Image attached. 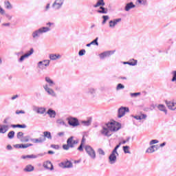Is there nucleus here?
<instances>
[{"instance_id": "1", "label": "nucleus", "mask_w": 176, "mask_h": 176, "mask_svg": "<svg viewBox=\"0 0 176 176\" xmlns=\"http://www.w3.org/2000/svg\"><path fill=\"white\" fill-rule=\"evenodd\" d=\"M122 124L118 122H111L106 124V126H103L100 131V134L104 137H111L110 131H118L120 130Z\"/></svg>"}, {"instance_id": "2", "label": "nucleus", "mask_w": 176, "mask_h": 176, "mask_svg": "<svg viewBox=\"0 0 176 176\" xmlns=\"http://www.w3.org/2000/svg\"><path fill=\"white\" fill-rule=\"evenodd\" d=\"M50 31H52V28H40L36 30H34L32 33V36L33 39H38L41 38V35H43V34H46V32H49Z\"/></svg>"}, {"instance_id": "3", "label": "nucleus", "mask_w": 176, "mask_h": 176, "mask_svg": "<svg viewBox=\"0 0 176 176\" xmlns=\"http://www.w3.org/2000/svg\"><path fill=\"white\" fill-rule=\"evenodd\" d=\"M84 148L88 156L94 160V159L96 157V151H94V148H93V147H91L90 145H85Z\"/></svg>"}, {"instance_id": "4", "label": "nucleus", "mask_w": 176, "mask_h": 176, "mask_svg": "<svg viewBox=\"0 0 176 176\" xmlns=\"http://www.w3.org/2000/svg\"><path fill=\"white\" fill-rule=\"evenodd\" d=\"M73 140H74V136L69 138L67 140V144L63 145V148L65 151H68L69 148H75V146H74Z\"/></svg>"}, {"instance_id": "5", "label": "nucleus", "mask_w": 176, "mask_h": 176, "mask_svg": "<svg viewBox=\"0 0 176 176\" xmlns=\"http://www.w3.org/2000/svg\"><path fill=\"white\" fill-rule=\"evenodd\" d=\"M43 87L45 91L47 93L48 96H51V97H57V94H56V92L54 91V90H53V89L49 87L48 84H45V85L43 86Z\"/></svg>"}, {"instance_id": "6", "label": "nucleus", "mask_w": 176, "mask_h": 176, "mask_svg": "<svg viewBox=\"0 0 176 176\" xmlns=\"http://www.w3.org/2000/svg\"><path fill=\"white\" fill-rule=\"evenodd\" d=\"M65 1V0H55L52 4L53 9H54V10H60V9L63 8Z\"/></svg>"}, {"instance_id": "7", "label": "nucleus", "mask_w": 176, "mask_h": 176, "mask_svg": "<svg viewBox=\"0 0 176 176\" xmlns=\"http://www.w3.org/2000/svg\"><path fill=\"white\" fill-rule=\"evenodd\" d=\"M68 122V124L69 126H72V127H76L77 126H79V120L76 118L70 117L67 119Z\"/></svg>"}, {"instance_id": "8", "label": "nucleus", "mask_w": 176, "mask_h": 176, "mask_svg": "<svg viewBox=\"0 0 176 176\" xmlns=\"http://www.w3.org/2000/svg\"><path fill=\"white\" fill-rule=\"evenodd\" d=\"M117 156H119V153H115V151L111 152L109 156V164H115V163H116Z\"/></svg>"}, {"instance_id": "9", "label": "nucleus", "mask_w": 176, "mask_h": 176, "mask_svg": "<svg viewBox=\"0 0 176 176\" xmlns=\"http://www.w3.org/2000/svg\"><path fill=\"white\" fill-rule=\"evenodd\" d=\"M130 109H129V107H121L118 109V118H123V116H124V115H126V112H129Z\"/></svg>"}, {"instance_id": "10", "label": "nucleus", "mask_w": 176, "mask_h": 176, "mask_svg": "<svg viewBox=\"0 0 176 176\" xmlns=\"http://www.w3.org/2000/svg\"><path fill=\"white\" fill-rule=\"evenodd\" d=\"M50 65V60H44L38 63V67L40 69H46V67Z\"/></svg>"}, {"instance_id": "11", "label": "nucleus", "mask_w": 176, "mask_h": 176, "mask_svg": "<svg viewBox=\"0 0 176 176\" xmlns=\"http://www.w3.org/2000/svg\"><path fill=\"white\" fill-rule=\"evenodd\" d=\"M97 92V89L93 87H89L85 91V94L87 96H90L91 98H94L96 97V93Z\"/></svg>"}, {"instance_id": "12", "label": "nucleus", "mask_w": 176, "mask_h": 176, "mask_svg": "<svg viewBox=\"0 0 176 176\" xmlns=\"http://www.w3.org/2000/svg\"><path fill=\"white\" fill-rule=\"evenodd\" d=\"M115 53V51H106L99 54V57L101 60H104L106 57H109Z\"/></svg>"}, {"instance_id": "13", "label": "nucleus", "mask_w": 176, "mask_h": 176, "mask_svg": "<svg viewBox=\"0 0 176 176\" xmlns=\"http://www.w3.org/2000/svg\"><path fill=\"white\" fill-rule=\"evenodd\" d=\"M30 141L34 144H42L46 141V138H43V136L40 137L38 138H31Z\"/></svg>"}, {"instance_id": "14", "label": "nucleus", "mask_w": 176, "mask_h": 176, "mask_svg": "<svg viewBox=\"0 0 176 176\" xmlns=\"http://www.w3.org/2000/svg\"><path fill=\"white\" fill-rule=\"evenodd\" d=\"M44 168L47 170H50V171H53L54 170V167L53 166V164L50 161H47L43 163Z\"/></svg>"}, {"instance_id": "15", "label": "nucleus", "mask_w": 176, "mask_h": 176, "mask_svg": "<svg viewBox=\"0 0 176 176\" xmlns=\"http://www.w3.org/2000/svg\"><path fill=\"white\" fill-rule=\"evenodd\" d=\"M168 109H170V111H175L176 110V103L171 101H166L165 102Z\"/></svg>"}, {"instance_id": "16", "label": "nucleus", "mask_w": 176, "mask_h": 176, "mask_svg": "<svg viewBox=\"0 0 176 176\" xmlns=\"http://www.w3.org/2000/svg\"><path fill=\"white\" fill-rule=\"evenodd\" d=\"M32 144H14V146L18 149L22 148V149H25L27 148H29V146H32Z\"/></svg>"}, {"instance_id": "17", "label": "nucleus", "mask_w": 176, "mask_h": 176, "mask_svg": "<svg viewBox=\"0 0 176 176\" xmlns=\"http://www.w3.org/2000/svg\"><path fill=\"white\" fill-rule=\"evenodd\" d=\"M134 8H135V5L134 3L131 1L125 5L124 10L125 12H130V10H131V9H134Z\"/></svg>"}, {"instance_id": "18", "label": "nucleus", "mask_w": 176, "mask_h": 176, "mask_svg": "<svg viewBox=\"0 0 176 176\" xmlns=\"http://www.w3.org/2000/svg\"><path fill=\"white\" fill-rule=\"evenodd\" d=\"M33 111H34L37 113H40L41 115H43V113H45V112H46V108L34 107L33 108Z\"/></svg>"}, {"instance_id": "19", "label": "nucleus", "mask_w": 176, "mask_h": 176, "mask_svg": "<svg viewBox=\"0 0 176 176\" xmlns=\"http://www.w3.org/2000/svg\"><path fill=\"white\" fill-rule=\"evenodd\" d=\"M9 130V125L0 124V134H5Z\"/></svg>"}, {"instance_id": "20", "label": "nucleus", "mask_w": 176, "mask_h": 176, "mask_svg": "<svg viewBox=\"0 0 176 176\" xmlns=\"http://www.w3.org/2000/svg\"><path fill=\"white\" fill-rule=\"evenodd\" d=\"M97 13L100 14H107L108 13V8H105L104 6L100 7L99 10H97Z\"/></svg>"}, {"instance_id": "21", "label": "nucleus", "mask_w": 176, "mask_h": 176, "mask_svg": "<svg viewBox=\"0 0 176 176\" xmlns=\"http://www.w3.org/2000/svg\"><path fill=\"white\" fill-rule=\"evenodd\" d=\"M47 115H49L50 118H56V115H57V113H56V111L49 109L47 111Z\"/></svg>"}, {"instance_id": "22", "label": "nucleus", "mask_w": 176, "mask_h": 176, "mask_svg": "<svg viewBox=\"0 0 176 176\" xmlns=\"http://www.w3.org/2000/svg\"><path fill=\"white\" fill-rule=\"evenodd\" d=\"M100 6H105L104 0H98L97 3L94 5V8H100Z\"/></svg>"}, {"instance_id": "23", "label": "nucleus", "mask_w": 176, "mask_h": 176, "mask_svg": "<svg viewBox=\"0 0 176 176\" xmlns=\"http://www.w3.org/2000/svg\"><path fill=\"white\" fill-rule=\"evenodd\" d=\"M50 58L52 60H58V58H61V55L60 54H50Z\"/></svg>"}, {"instance_id": "24", "label": "nucleus", "mask_w": 176, "mask_h": 176, "mask_svg": "<svg viewBox=\"0 0 176 176\" xmlns=\"http://www.w3.org/2000/svg\"><path fill=\"white\" fill-rule=\"evenodd\" d=\"M11 127H12V129H27V125H25V124H11Z\"/></svg>"}, {"instance_id": "25", "label": "nucleus", "mask_w": 176, "mask_h": 176, "mask_svg": "<svg viewBox=\"0 0 176 176\" xmlns=\"http://www.w3.org/2000/svg\"><path fill=\"white\" fill-rule=\"evenodd\" d=\"M45 82H47V83H48V86H50V87H52L54 86V85H56L54 81H53V80L50 78V77H45Z\"/></svg>"}, {"instance_id": "26", "label": "nucleus", "mask_w": 176, "mask_h": 176, "mask_svg": "<svg viewBox=\"0 0 176 176\" xmlns=\"http://www.w3.org/2000/svg\"><path fill=\"white\" fill-rule=\"evenodd\" d=\"M34 168L31 164L27 165L24 168V171H25L26 173H31V171H34Z\"/></svg>"}, {"instance_id": "27", "label": "nucleus", "mask_w": 176, "mask_h": 176, "mask_svg": "<svg viewBox=\"0 0 176 176\" xmlns=\"http://www.w3.org/2000/svg\"><path fill=\"white\" fill-rule=\"evenodd\" d=\"M157 108L159 111L164 112L165 115H167V109H166V106H164V104H158Z\"/></svg>"}, {"instance_id": "28", "label": "nucleus", "mask_w": 176, "mask_h": 176, "mask_svg": "<svg viewBox=\"0 0 176 176\" xmlns=\"http://www.w3.org/2000/svg\"><path fill=\"white\" fill-rule=\"evenodd\" d=\"M43 138H47V140H52V133L49 132V131H44L43 132Z\"/></svg>"}, {"instance_id": "29", "label": "nucleus", "mask_w": 176, "mask_h": 176, "mask_svg": "<svg viewBox=\"0 0 176 176\" xmlns=\"http://www.w3.org/2000/svg\"><path fill=\"white\" fill-rule=\"evenodd\" d=\"M36 157H38V156L32 154V155H22L21 157V159H36Z\"/></svg>"}, {"instance_id": "30", "label": "nucleus", "mask_w": 176, "mask_h": 176, "mask_svg": "<svg viewBox=\"0 0 176 176\" xmlns=\"http://www.w3.org/2000/svg\"><path fill=\"white\" fill-rule=\"evenodd\" d=\"M4 6L6 9H8V10L13 9V6H12V4L10 3V1H6L4 2Z\"/></svg>"}, {"instance_id": "31", "label": "nucleus", "mask_w": 176, "mask_h": 176, "mask_svg": "<svg viewBox=\"0 0 176 176\" xmlns=\"http://www.w3.org/2000/svg\"><path fill=\"white\" fill-rule=\"evenodd\" d=\"M155 148H156L155 146H150V147L146 151V153H153V152L156 151L155 150Z\"/></svg>"}, {"instance_id": "32", "label": "nucleus", "mask_w": 176, "mask_h": 176, "mask_svg": "<svg viewBox=\"0 0 176 176\" xmlns=\"http://www.w3.org/2000/svg\"><path fill=\"white\" fill-rule=\"evenodd\" d=\"M81 124L82 126H90L91 124V119H89L87 121H81Z\"/></svg>"}, {"instance_id": "33", "label": "nucleus", "mask_w": 176, "mask_h": 176, "mask_svg": "<svg viewBox=\"0 0 176 176\" xmlns=\"http://www.w3.org/2000/svg\"><path fill=\"white\" fill-rule=\"evenodd\" d=\"M14 131H10L8 133V138H9V140H13L14 138Z\"/></svg>"}, {"instance_id": "34", "label": "nucleus", "mask_w": 176, "mask_h": 176, "mask_svg": "<svg viewBox=\"0 0 176 176\" xmlns=\"http://www.w3.org/2000/svg\"><path fill=\"white\" fill-rule=\"evenodd\" d=\"M102 18L103 19L102 24L104 25V24H105L107 23V21H108V20H109V16H108V15H103L102 16Z\"/></svg>"}, {"instance_id": "35", "label": "nucleus", "mask_w": 176, "mask_h": 176, "mask_svg": "<svg viewBox=\"0 0 176 176\" xmlns=\"http://www.w3.org/2000/svg\"><path fill=\"white\" fill-rule=\"evenodd\" d=\"M56 123L57 124H60V126H67L65 122H64V120H63L62 119H58L56 120Z\"/></svg>"}, {"instance_id": "36", "label": "nucleus", "mask_w": 176, "mask_h": 176, "mask_svg": "<svg viewBox=\"0 0 176 176\" xmlns=\"http://www.w3.org/2000/svg\"><path fill=\"white\" fill-rule=\"evenodd\" d=\"M28 141H30V136H28V135L23 136L21 139V142H28Z\"/></svg>"}, {"instance_id": "37", "label": "nucleus", "mask_w": 176, "mask_h": 176, "mask_svg": "<svg viewBox=\"0 0 176 176\" xmlns=\"http://www.w3.org/2000/svg\"><path fill=\"white\" fill-rule=\"evenodd\" d=\"M116 24L115 23V22L113 21V20H111L109 22V28H114L115 27H116Z\"/></svg>"}, {"instance_id": "38", "label": "nucleus", "mask_w": 176, "mask_h": 176, "mask_svg": "<svg viewBox=\"0 0 176 176\" xmlns=\"http://www.w3.org/2000/svg\"><path fill=\"white\" fill-rule=\"evenodd\" d=\"M123 151H124V153H131V152H130V151L129 150V149H130V146H124L123 147Z\"/></svg>"}, {"instance_id": "39", "label": "nucleus", "mask_w": 176, "mask_h": 176, "mask_svg": "<svg viewBox=\"0 0 176 176\" xmlns=\"http://www.w3.org/2000/svg\"><path fill=\"white\" fill-rule=\"evenodd\" d=\"M65 167L66 168H71V167H72V162L67 161L66 162H65Z\"/></svg>"}, {"instance_id": "40", "label": "nucleus", "mask_w": 176, "mask_h": 176, "mask_svg": "<svg viewBox=\"0 0 176 176\" xmlns=\"http://www.w3.org/2000/svg\"><path fill=\"white\" fill-rule=\"evenodd\" d=\"M26 55V57H30V56H31L32 54H34V48H31L30 51H28L26 54H25Z\"/></svg>"}, {"instance_id": "41", "label": "nucleus", "mask_w": 176, "mask_h": 176, "mask_svg": "<svg viewBox=\"0 0 176 176\" xmlns=\"http://www.w3.org/2000/svg\"><path fill=\"white\" fill-rule=\"evenodd\" d=\"M23 135H24V133L23 132H18L16 137L18 140H20V141H21V138H23Z\"/></svg>"}, {"instance_id": "42", "label": "nucleus", "mask_w": 176, "mask_h": 176, "mask_svg": "<svg viewBox=\"0 0 176 176\" xmlns=\"http://www.w3.org/2000/svg\"><path fill=\"white\" fill-rule=\"evenodd\" d=\"M91 45H95L96 46H98V37H96V39L91 42Z\"/></svg>"}, {"instance_id": "43", "label": "nucleus", "mask_w": 176, "mask_h": 176, "mask_svg": "<svg viewBox=\"0 0 176 176\" xmlns=\"http://www.w3.org/2000/svg\"><path fill=\"white\" fill-rule=\"evenodd\" d=\"M129 65L134 67V65H137V60L132 59L129 61Z\"/></svg>"}, {"instance_id": "44", "label": "nucleus", "mask_w": 176, "mask_h": 176, "mask_svg": "<svg viewBox=\"0 0 176 176\" xmlns=\"http://www.w3.org/2000/svg\"><path fill=\"white\" fill-rule=\"evenodd\" d=\"M120 145H122V142H120L112 151L113 152H115L116 153H118V149L120 148Z\"/></svg>"}, {"instance_id": "45", "label": "nucleus", "mask_w": 176, "mask_h": 176, "mask_svg": "<svg viewBox=\"0 0 176 176\" xmlns=\"http://www.w3.org/2000/svg\"><path fill=\"white\" fill-rule=\"evenodd\" d=\"M122 89H124V85H123L121 84V83H119V84L117 85L116 90H122Z\"/></svg>"}, {"instance_id": "46", "label": "nucleus", "mask_w": 176, "mask_h": 176, "mask_svg": "<svg viewBox=\"0 0 176 176\" xmlns=\"http://www.w3.org/2000/svg\"><path fill=\"white\" fill-rule=\"evenodd\" d=\"M28 58V56L25 55V54H24V55H23V56H21V57H20V58L19 59V63H23V61H24V59H25V58Z\"/></svg>"}, {"instance_id": "47", "label": "nucleus", "mask_w": 176, "mask_h": 176, "mask_svg": "<svg viewBox=\"0 0 176 176\" xmlns=\"http://www.w3.org/2000/svg\"><path fill=\"white\" fill-rule=\"evenodd\" d=\"M98 153H99L102 156H104L105 155V152L104 151V150H102V148H98Z\"/></svg>"}, {"instance_id": "48", "label": "nucleus", "mask_w": 176, "mask_h": 176, "mask_svg": "<svg viewBox=\"0 0 176 176\" xmlns=\"http://www.w3.org/2000/svg\"><path fill=\"white\" fill-rule=\"evenodd\" d=\"M86 54V50H81L78 52V55L80 56H85Z\"/></svg>"}, {"instance_id": "49", "label": "nucleus", "mask_w": 176, "mask_h": 176, "mask_svg": "<svg viewBox=\"0 0 176 176\" xmlns=\"http://www.w3.org/2000/svg\"><path fill=\"white\" fill-rule=\"evenodd\" d=\"M47 27H44L45 28H51L50 27H52V25H54V23L48 22L46 23Z\"/></svg>"}, {"instance_id": "50", "label": "nucleus", "mask_w": 176, "mask_h": 176, "mask_svg": "<svg viewBox=\"0 0 176 176\" xmlns=\"http://www.w3.org/2000/svg\"><path fill=\"white\" fill-rule=\"evenodd\" d=\"M138 96H141V93L137 92V93H131V97H138Z\"/></svg>"}, {"instance_id": "51", "label": "nucleus", "mask_w": 176, "mask_h": 176, "mask_svg": "<svg viewBox=\"0 0 176 176\" xmlns=\"http://www.w3.org/2000/svg\"><path fill=\"white\" fill-rule=\"evenodd\" d=\"M137 2L140 3V5H146V1L145 0H138Z\"/></svg>"}, {"instance_id": "52", "label": "nucleus", "mask_w": 176, "mask_h": 176, "mask_svg": "<svg viewBox=\"0 0 176 176\" xmlns=\"http://www.w3.org/2000/svg\"><path fill=\"white\" fill-rule=\"evenodd\" d=\"M154 144H159V140H152L150 142V145H153Z\"/></svg>"}, {"instance_id": "53", "label": "nucleus", "mask_w": 176, "mask_h": 176, "mask_svg": "<svg viewBox=\"0 0 176 176\" xmlns=\"http://www.w3.org/2000/svg\"><path fill=\"white\" fill-rule=\"evenodd\" d=\"M83 145L82 144H80V146L78 147V150L80 151V152H83Z\"/></svg>"}, {"instance_id": "54", "label": "nucleus", "mask_w": 176, "mask_h": 176, "mask_svg": "<svg viewBox=\"0 0 176 176\" xmlns=\"http://www.w3.org/2000/svg\"><path fill=\"white\" fill-rule=\"evenodd\" d=\"M113 21L115 22V23L116 25H118V23H120V21H122V19L121 18H118V19H113Z\"/></svg>"}, {"instance_id": "55", "label": "nucleus", "mask_w": 176, "mask_h": 176, "mask_svg": "<svg viewBox=\"0 0 176 176\" xmlns=\"http://www.w3.org/2000/svg\"><path fill=\"white\" fill-rule=\"evenodd\" d=\"M51 148H53L54 149H59L60 148V146H58L57 144H52L51 145Z\"/></svg>"}, {"instance_id": "56", "label": "nucleus", "mask_w": 176, "mask_h": 176, "mask_svg": "<svg viewBox=\"0 0 176 176\" xmlns=\"http://www.w3.org/2000/svg\"><path fill=\"white\" fill-rule=\"evenodd\" d=\"M58 137H64L65 135V132H59L57 133Z\"/></svg>"}, {"instance_id": "57", "label": "nucleus", "mask_w": 176, "mask_h": 176, "mask_svg": "<svg viewBox=\"0 0 176 176\" xmlns=\"http://www.w3.org/2000/svg\"><path fill=\"white\" fill-rule=\"evenodd\" d=\"M15 113H16V115H20V113H25V111H23V110H20V111L17 110V111L15 112Z\"/></svg>"}, {"instance_id": "58", "label": "nucleus", "mask_w": 176, "mask_h": 176, "mask_svg": "<svg viewBox=\"0 0 176 176\" xmlns=\"http://www.w3.org/2000/svg\"><path fill=\"white\" fill-rule=\"evenodd\" d=\"M50 9V3H47L45 8V12H47Z\"/></svg>"}, {"instance_id": "59", "label": "nucleus", "mask_w": 176, "mask_h": 176, "mask_svg": "<svg viewBox=\"0 0 176 176\" xmlns=\"http://www.w3.org/2000/svg\"><path fill=\"white\" fill-rule=\"evenodd\" d=\"M140 118V120H142V119H146V114H142L141 116H139Z\"/></svg>"}, {"instance_id": "60", "label": "nucleus", "mask_w": 176, "mask_h": 176, "mask_svg": "<svg viewBox=\"0 0 176 176\" xmlns=\"http://www.w3.org/2000/svg\"><path fill=\"white\" fill-rule=\"evenodd\" d=\"M5 16L6 17V19H8L9 20H12V15H10L9 14H5Z\"/></svg>"}, {"instance_id": "61", "label": "nucleus", "mask_w": 176, "mask_h": 176, "mask_svg": "<svg viewBox=\"0 0 176 176\" xmlns=\"http://www.w3.org/2000/svg\"><path fill=\"white\" fill-rule=\"evenodd\" d=\"M0 14H5V10L0 6Z\"/></svg>"}, {"instance_id": "62", "label": "nucleus", "mask_w": 176, "mask_h": 176, "mask_svg": "<svg viewBox=\"0 0 176 176\" xmlns=\"http://www.w3.org/2000/svg\"><path fill=\"white\" fill-rule=\"evenodd\" d=\"M6 148L8 149V151H12V149H13V147H12V145L8 144L7 145Z\"/></svg>"}, {"instance_id": "63", "label": "nucleus", "mask_w": 176, "mask_h": 176, "mask_svg": "<svg viewBox=\"0 0 176 176\" xmlns=\"http://www.w3.org/2000/svg\"><path fill=\"white\" fill-rule=\"evenodd\" d=\"M85 142H86V139L85 138V136H83L80 144H82V145H85Z\"/></svg>"}, {"instance_id": "64", "label": "nucleus", "mask_w": 176, "mask_h": 176, "mask_svg": "<svg viewBox=\"0 0 176 176\" xmlns=\"http://www.w3.org/2000/svg\"><path fill=\"white\" fill-rule=\"evenodd\" d=\"M16 98H19V95H15L11 98V100H16Z\"/></svg>"}]
</instances>
